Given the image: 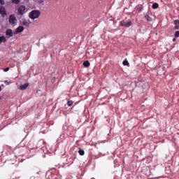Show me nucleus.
<instances>
[{
    "mask_svg": "<svg viewBox=\"0 0 179 179\" xmlns=\"http://www.w3.org/2000/svg\"><path fill=\"white\" fill-rule=\"evenodd\" d=\"M0 3H1V5H3V3H5V2L3 1V0H0Z\"/></svg>",
    "mask_w": 179,
    "mask_h": 179,
    "instance_id": "nucleus-22",
    "label": "nucleus"
},
{
    "mask_svg": "<svg viewBox=\"0 0 179 179\" xmlns=\"http://www.w3.org/2000/svg\"><path fill=\"white\" fill-rule=\"evenodd\" d=\"M152 9H157L159 8V3H154L152 6Z\"/></svg>",
    "mask_w": 179,
    "mask_h": 179,
    "instance_id": "nucleus-12",
    "label": "nucleus"
},
{
    "mask_svg": "<svg viewBox=\"0 0 179 179\" xmlns=\"http://www.w3.org/2000/svg\"><path fill=\"white\" fill-rule=\"evenodd\" d=\"M13 3H16V5H17V3H19V2H20V0H12Z\"/></svg>",
    "mask_w": 179,
    "mask_h": 179,
    "instance_id": "nucleus-15",
    "label": "nucleus"
},
{
    "mask_svg": "<svg viewBox=\"0 0 179 179\" xmlns=\"http://www.w3.org/2000/svg\"><path fill=\"white\" fill-rule=\"evenodd\" d=\"M83 66L85 67V68H87V66H90V63L89 62V61H85L83 62Z\"/></svg>",
    "mask_w": 179,
    "mask_h": 179,
    "instance_id": "nucleus-11",
    "label": "nucleus"
},
{
    "mask_svg": "<svg viewBox=\"0 0 179 179\" xmlns=\"http://www.w3.org/2000/svg\"><path fill=\"white\" fill-rule=\"evenodd\" d=\"M147 20H148V22H150L152 20V17L148 16Z\"/></svg>",
    "mask_w": 179,
    "mask_h": 179,
    "instance_id": "nucleus-20",
    "label": "nucleus"
},
{
    "mask_svg": "<svg viewBox=\"0 0 179 179\" xmlns=\"http://www.w3.org/2000/svg\"><path fill=\"white\" fill-rule=\"evenodd\" d=\"M123 65H129V63L128 62V60L123 61Z\"/></svg>",
    "mask_w": 179,
    "mask_h": 179,
    "instance_id": "nucleus-16",
    "label": "nucleus"
},
{
    "mask_svg": "<svg viewBox=\"0 0 179 179\" xmlns=\"http://www.w3.org/2000/svg\"><path fill=\"white\" fill-rule=\"evenodd\" d=\"M175 37H179V31H176L174 34Z\"/></svg>",
    "mask_w": 179,
    "mask_h": 179,
    "instance_id": "nucleus-17",
    "label": "nucleus"
},
{
    "mask_svg": "<svg viewBox=\"0 0 179 179\" xmlns=\"http://www.w3.org/2000/svg\"><path fill=\"white\" fill-rule=\"evenodd\" d=\"M29 87V83H25L19 87L20 90H26Z\"/></svg>",
    "mask_w": 179,
    "mask_h": 179,
    "instance_id": "nucleus-7",
    "label": "nucleus"
},
{
    "mask_svg": "<svg viewBox=\"0 0 179 179\" xmlns=\"http://www.w3.org/2000/svg\"><path fill=\"white\" fill-rule=\"evenodd\" d=\"M0 15H1L2 17H5L6 16V10L3 6H0Z\"/></svg>",
    "mask_w": 179,
    "mask_h": 179,
    "instance_id": "nucleus-4",
    "label": "nucleus"
},
{
    "mask_svg": "<svg viewBox=\"0 0 179 179\" xmlns=\"http://www.w3.org/2000/svg\"><path fill=\"white\" fill-rule=\"evenodd\" d=\"M173 41H176V38H173Z\"/></svg>",
    "mask_w": 179,
    "mask_h": 179,
    "instance_id": "nucleus-24",
    "label": "nucleus"
},
{
    "mask_svg": "<svg viewBox=\"0 0 179 179\" xmlns=\"http://www.w3.org/2000/svg\"><path fill=\"white\" fill-rule=\"evenodd\" d=\"M6 35L8 36V37H12L13 36V32L12 31V29H8L6 31Z\"/></svg>",
    "mask_w": 179,
    "mask_h": 179,
    "instance_id": "nucleus-8",
    "label": "nucleus"
},
{
    "mask_svg": "<svg viewBox=\"0 0 179 179\" xmlns=\"http://www.w3.org/2000/svg\"><path fill=\"white\" fill-rule=\"evenodd\" d=\"M9 71V67H6V69H3V72H8Z\"/></svg>",
    "mask_w": 179,
    "mask_h": 179,
    "instance_id": "nucleus-18",
    "label": "nucleus"
},
{
    "mask_svg": "<svg viewBox=\"0 0 179 179\" xmlns=\"http://www.w3.org/2000/svg\"><path fill=\"white\" fill-rule=\"evenodd\" d=\"M176 26H175V27H174V29H175V30H177V29H178V24H175Z\"/></svg>",
    "mask_w": 179,
    "mask_h": 179,
    "instance_id": "nucleus-21",
    "label": "nucleus"
},
{
    "mask_svg": "<svg viewBox=\"0 0 179 179\" xmlns=\"http://www.w3.org/2000/svg\"><path fill=\"white\" fill-rule=\"evenodd\" d=\"M0 92H1V87H0Z\"/></svg>",
    "mask_w": 179,
    "mask_h": 179,
    "instance_id": "nucleus-25",
    "label": "nucleus"
},
{
    "mask_svg": "<svg viewBox=\"0 0 179 179\" xmlns=\"http://www.w3.org/2000/svg\"><path fill=\"white\" fill-rule=\"evenodd\" d=\"M5 83H7V85H10V83H8V80H5Z\"/></svg>",
    "mask_w": 179,
    "mask_h": 179,
    "instance_id": "nucleus-23",
    "label": "nucleus"
},
{
    "mask_svg": "<svg viewBox=\"0 0 179 179\" xmlns=\"http://www.w3.org/2000/svg\"><path fill=\"white\" fill-rule=\"evenodd\" d=\"M9 22L11 24L12 26H16L17 23V20L16 19V17H15L13 15H11L9 18Z\"/></svg>",
    "mask_w": 179,
    "mask_h": 179,
    "instance_id": "nucleus-3",
    "label": "nucleus"
},
{
    "mask_svg": "<svg viewBox=\"0 0 179 179\" xmlns=\"http://www.w3.org/2000/svg\"><path fill=\"white\" fill-rule=\"evenodd\" d=\"M1 43H6V38L5 36H0V44Z\"/></svg>",
    "mask_w": 179,
    "mask_h": 179,
    "instance_id": "nucleus-10",
    "label": "nucleus"
},
{
    "mask_svg": "<svg viewBox=\"0 0 179 179\" xmlns=\"http://www.w3.org/2000/svg\"><path fill=\"white\" fill-rule=\"evenodd\" d=\"M121 26H124V27H129L132 24V22L129 21L128 22H125L124 21H122L120 22Z\"/></svg>",
    "mask_w": 179,
    "mask_h": 179,
    "instance_id": "nucleus-6",
    "label": "nucleus"
},
{
    "mask_svg": "<svg viewBox=\"0 0 179 179\" xmlns=\"http://www.w3.org/2000/svg\"><path fill=\"white\" fill-rule=\"evenodd\" d=\"M41 15V11L38 10H33L31 11L29 14V17L32 20H34L36 19H38Z\"/></svg>",
    "mask_w": 179,
    "mask_h": 179,
    "instance_id": "nucleus-1",
    "label": "nucleus"
},
{
    "mask_svg": "<svg viewBox=\"0 0 179 179\" xmlns=\"http://www.w3.org/2000/svg\"><path fill=\"white\" fill-rule=\"evenodd\" d=\"M23 24H24V26H27V27H29V26H30V20H24L23 21Z\"/></svg>",
    "mask_w": 179,
    "mask_h": 179,
    "instance_id": "nucleus-9",
    "label": "nucleus"
},
{
    "mask_svg": "<svg viewBox=\"0 0 179 179\" xmlns=\"http://www.w3.org/2000/svg\"><path fill=\"white\" fill-rule=\"evenodd\" d=\"M79 155H85V151L83 150H79Z\"/></svg>",
    "mask_w": 179,
    "mask_h": 179,
    "instance_id": "nucleus-13",
    "label": "nucleus"
},
{
    "mask_svg": "<svg viewBox=\"0 0 179 179\" xmlns=\"http://www.w3.org/2000/svg\"><path fill=\"white\" fill-rule=\"evenodd\" d=\"M72 104H73V101H67V106H69V107H71V106H72Z\"/></svg>",
    "mask_w": 179,
    "mask_h": 179,
    "instance_id": "nucleus-14",
    "label": "nucleus"
},
{
    "mask_svg": "<svg viewBox=\"0 0 179 179\" xmlns=\"http://www.w3.org/2000/svg\"><path fill=\"white\" fill-rule=\"evenodd\" d=\"M23 30H24V27H23L22 26H20L16 29L15 31L14 32V34H19V33H22Z\"/></svg>",
    "mask_w": 179,
    "mask_h": 179,
    "instance_id": "nucleus-5",
    "label": "nucleus"
},
{
    "mask_svg": "<svg viewBox=\"0 0 179 179\" xmlns=\"http://www.w3.org/2000/svg\"><path fill=\"white\" fill-rule=\"evenodd\" d=\"M174 24H178L179 25V20H176L174 21Z\"/></svg>",
    "mask_w": 179,
    "mask_h": 179,
    "instance_id": "nucleus-19",
    "label": "nucleus"
},
{
    "mask_svg": "<svg viewBox=\"0 0 179 179\" xmlns=\"http://www.w3.org/2000/svg\"><path fill=\"white\" fill-rule=\"evenodd\" d=\"M26 12H27V8L24 6H20L17 9V13L20 16H22V15H24Z\"/></svg>",
    "mask_w": 179,
    "mask_h": 179,
    "instance_id": "nucleus-2",
    "label": "nucleus"
}]
</instances>
